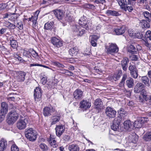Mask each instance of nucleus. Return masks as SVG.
I'll list each match as a JSON object with an SVG mask.
<instances>
[{
	"label": "nucleus",
	"instance_id": "nucleus-1",
	"mask_svg": "<svg viewBox=\"0 0 151 151\" xmlns=\"http://www.w3.org/2000/svg\"><path fill=\"white\" fill-rule=\"evenodd\" d=\"M7 121L9 124L14 123L19 117L18 114L15 111H12L8 114Z\"/></svg>",
	"mask_w": 151,
	"mask_h": 151
},
{
	"label": "nucleus",
	"instance_id": "nucleus-2",
	"mask_svg": "<svg viewBox=\"0 0 151 151\" xmlns=\"http://www.w3.org/2000/svg\"><path fill=\"white\" fill-rule=\"evenodd\" d=\"M106 51L109 54L113 55L119 51V48L116 44L109 43L105 46Z\"/></svg>",
	"mask_w": 151,
	"mask_h": 151
},
{
	"label": "nucleus",
	"instance_id": "nucleus-3",
	"mask_svg": "<svg viewBox=\"0 0 151 151\" xmlns=\"http://www.w3.org/2000/svg\"><path fill=\"white\" fill-rule=\"evenodd\" d=\"M25 134L26 137L30 141H34L36 139V133L32 128L26 129Z\"/></svg>",
	"mask_w": 151,
	"mask_h": 151
},
{
	"label": "nucleus",
	"instance_id": "nucleus-4",
	"mask_svg": "<svg viewBox=\"0 0 151 151\" xmlns=\"http://www.w3.org/2000/svg\"><path fill=\"white\" fill-rule=\"evenodd\" d=\"M119 5L120 6L121 9H123L124 11H126L127 10L129 12H131L133 9L132 6H127V2L125 0H117Z\"/></svg>",
	"mask_w": 151,
	"mask_h": 151
},
{
	"label": "nucleus",
	"instance_id": "nucleus-5",
	"mask_svg": "<svg viewBox=\"0 0 151 151\" xmlns=\"http://www.w3.org/2000/svg\"><path fill=\"white\" fill-rule=\"evenodd\" d=\"M42 91L39 87H36L35 89L34 97L35 101L37 102L41 101L42 95Z\"/></svg>",
	"mask_w": 151,
	"mask_h": 151
},
{
	"label": "nucleus",
	"instance_id": "nucleus-6",
	"mask_svg": "<svg viewBox=\"0 0 151 151\" xmlns=\"http://www.w3.org/2000/svg\"><path fill=\"white\" fill-rule=\"evenodd\" d=\"M105 113L106 116L109 118H113L115 117L116 112L114 109L108 106L106 109Z\"/></svg>",
	"mask_w": 151,
	"mask_h": 151
},
{
	"label": "nucleus",
	"instance_id": "nucleus-7",
	"mask_svg": "<svg viewBox=\"0 0 151 151\" xmlns=\"http://www.w3.org/2000/svg\"><path fill=\"white\" fill-rule=\"evenodd\" d=\"M28 123V119L27 118L19 119L17 123V127L20 130L25 129Z\"/></svg>",
	"mask_w": 151,
	"mask_h": 151
},
{
	"label": "nucleus",
	"instance_id": "nucleus-8",
	"mask_svg": "<svg viewBox=\"0 0 151 151\" xmlns=\"http://www.w3.org/2000/svg\"><path fill=\"white\" fill-rule=\"evenodd\" d=\"M79 24L82 27L85 28L86 30L89 29V24L86 17L83 16L79 21Z\"/></svg>",
	"mask_w": 151,
	"mask_h": 151
},
{
	"label": "nucleus",
	"instance_id": "nucleus-9",
	"mask_svg": "<svg viewBox=\"0 0 151 151\" xmlns=\"http://www.w3.org/2000/svg\"><path fill=\"white\" fill-rule=\"evenodd\" d=\"M55 111V109L51 106L46 107L43 109V114L45 116H49Z\"/></svg>",
	"mask_w": 151,
	"mask_h": 151
},
{
	"label": "nucleus",
	"instance_id": "nucleus-10",
	"mask_svg": "<svg viewBox=\"0 0 151 151\" xmlns=\"http://www.w3.org/2000/svg\"><path fill=\"white\" fill-rule=\"evenodd\" d=\"M121 121V118L120 116L115 118L113 121V124L111 126V129L114 131H117L119 129Z\"/></svg>",
	"mask_w": 151,
	"mask_h": 151
},
{
	"label": "nucleus",
	"instance_id": "nucleus-11",
	"mask_svg": "<svg viewBox=\"0 0 151 151\" xmlns=\"http://www.w3.org/2000/svg\"><path fill=\"white\" fill-rule=\"evenodd\" d=\"M91 106V102L87 100H83L80 103V108L84 110L89 108Z\"/></svg>",
	"mask_w": 151,
	"mask_h": 151
},
{
	"label": "nucleus",
	"instance_id": "nucleus-12",
	"mask_svg": "<svg viewBox=\"0 0 151 151\" xmlns=\"http://www.w3.org/2000/svg\"><path fill=\"white\" fill-rule=\"evenodd\" d=\"M73 29L74 30V33L78 36H82L85 32L84 29L78 26H73Z\"/></svg>",
	"mask_w": 151,
	"mask_h": 151
},
{
	"label": "nucleus",
	"instance_id": "nucleus-13",
	"mask_svg": "<svg viewBox=\"0 0 151 151\" xmlns=\"http://www.w3.org/2000/svg\"><path fill=\"white\" fill-rule=\"evenodd\" d=\"M65 127L62 124L57 125L55 128L56 133L57 136L60 137L64 132Z\"/></svg>",
	"mask_w": 151,
	"mask_h": 151
},
{
	"label": "nucleus",
	"instance_id": "nucleus-14",
	"mask_svg": "<svg viewBox=\"0 0 151 151\" xmlns=\"http://www.w3.org/2000/svg\"><path fill=\"white\" fill-rule=\"evenodd\" d=\"M147 95L146 91L145 89H143L140 92L138 99L139 102L142 103L147 99Z\"/></svg>",
	"mask_w": 151,
	"mask_h": 151
},
{
	"label": "nucleus",
	"instance_id": "nucleus-15",
	"mask_svg": "<svg viewBox=\"0 0 151 151\" xmlns=\"http://www.w3.org/2000/svg\"><path fill=\"white\" fill-rule=\"evenodd\" d=\"M16 79L19 82L24 81L25 80V77L26 75L25 72L20 71L16 72Z\"/></svg>",
	"mask_w": 151,
	"mask_h": 151
},
{
	"label": "nucleus",
	"instance_id": "nucleus-16",
	"mask_svg": "<svg viewBox=\"0 0 151 151\" xmlns=\"http://www.w3.org/2000/svg\"><path fill=\"white\" fill-rule=\"evenodd\" d=\"M52 44L57 47H60L63 45L62 41L59 39L53 37L51 39Z\"/></svg>",
	"mask_w": 151,
	"mask_h": 151
},
{
	"label": "nucleus",
	"instance_id": "nucleus-17",
	"mask_svg": "<svg viewBox=\"0 0 151 151\" xmlns=\"http://www.w3.org/2000/svg\"><path fill=\"white\" fill-rule=\"evenodd\" d=\"M125 31V27L124 26H122L115 28L114 30L116 35H122Z\"/></svg>",
	"mask_w": 151,
	"mask_h": 151
},
{
	"label": "nucleus",
	"instance_id": "nucleus-18",
	"mask_svg": "<svg viewBox=\"0 0 151 151\" xmlns=\"http://www.w3.org/2000/svg\"><path fill=\"white\" fill-rule=\"evenodd\" d=\"M8 111V104L4 102L1 103V106L0 111V113L5 115L7 113Z\"/></svg>",
	"mask_w": 151,
	"mask_h": 151
},
{
	"label": "nucleus",
	"instance_id": "nucleus-19",
	"mask_svg": "<svg viewBox=\"0 0 151 151\" xmlns=\"http://www.w3.org/2000/svg\"><path fill=\"white\" fill-rule=\"evenodd\" d=\"M144 85L141 83H138L135 85L134 88V91L135 93H139L141 92V91L143 89Z\"/></svg>",
	"mask_w": 151,
	"mask_h": 151
},
{
	"label": "nucleus",
	"instance_id": "nucleus-20",
	"mask_svg": "<svg viewBox=\"0 0 151 151\" xmlns=\"http://www.w3.org/2000/svg\"><path fill=\"white\" fill-rule=\"evenodd\" d=\"M83 92L79 89H76L73 92L74 98L76 99H80L83 96Z\"/></svg>",
	"mask_w": 151,
	"mask_h": 151
},
{
	"label": "nucleus",
	"instance_id": "nucleus-21",
	"mask_svg": "<svg viewBox=\"0 0 151 151\" xmlns=\"http://www.w3.org/2000/svg\"><path fill=\"white\" fill-rule=\"evenodd\" d=\"M60 115H54L51 116L50 119L51 125L55 124L58 122L60 119Z\"/></svg>",
	"mask_w": 151,
	"mask_h": 151
},
{
	"label": "nucleus",
	"instance_id": "nucleus-22",
	"mask_svg": "<svg viewBox=\"0 0 151 151\" xmlns=\"http://www.w3.org/2000/svg\"><path fill=\"white\" fill-rule=\"evenodd\" d=\"M54 13L56 17L59 19H61L63 17V12L60 9L55 10Z\"/></svg>",
	"mask_w": 151,
	"mask_h": 151
},
{
	"label": "nucleus",
	"instance_id": "nucleus-23",
	"mask_svg": "<svg viewBox=\"0 0 151 151\" xmlns=\"http://www.w3.org/2000/svg\"><path fill=\"white\" fill-rule=\"evenodd\" d=\"M127 86L129 88H132L134 85V81L133 79L130 77L128 78L126 81Z\"/></svg>",
	"mask_w": 151,
	"mask_h": 151
},
{
	"label": "nucleus",
	"instance_id": "nucleus-24",
	"mask_svg": "<svg viewBox=\"0 0 151 151\" xmlns=\"http://www.w3.org/2000/svg\"><path fill=\"white\" fill-rule=\"evenodd\" d=\"M68 149L70 151H79V147L76 144H71L69 145Z\"/></svg>",
	"mask_w": 151,
	"mask_h": 151
},
{
	"label": "nucleus",
	"instance_id": "nucleus-25",
	"mask_svg": "<svg viewBox=\"0 0 151 151\" xmlns=\"http://www.w3.org/2000/svg\"><path fill=\"white\" fill-rule=\"evenodd\" d=\"M106 14L108 16H112L116 17L119 16L121 15L117 12L111 10H107L106 12Z\"/></svg>",
	"mask_w": 151,
	"mask_h": 151
},
{
	"label": "nucleus",
	"instance_id": "nucleus-26",
	"mask_svg": "<svg viewBox=\"0 0 151 151\" xmlns=\"http://www.w3.org/2000/svg\"><path fill=\"white\" fill-rule=\"evenodd\" d=\"M132 124L130 121L127 120L125 121L124 123V128L126 130H129L132 127Z\"/></svg>",
	"mask_w": 151,
	"mask_h": 151
},
{
	"label": "nucleus",
	"instance_id": "nucleus-27",
	"mask_svg": "<svg viewBox=\"0 0 151 151\" xmlns=\"http://www.w3.org/2000/svg\"><path fill=\"white\" fill-rule=\"evenodd\" d=\"M128 59L127 58H125L121 61V64L123 69L126 71L127 68V64L128 63Z\"/></svg>",
	"mask_w": 151,
	"mask_h": 151
},
{
	"label": "nucleus",
	"instance_id": "nucleus-28",
	"mask_svg": "<svg viewBox=\"0 0 151 151\" xmlns=\"http://www.w3.org/2000/svg\"><path fill=\"white\" fill-rule=\"evenodd\" d=\"M110 137L111 138V139L114 140L119 143L121 142V136L118 135H110Z\"/></svg>",
	"mask_w": 151,
	"mask_h": 151
},
{
	"label": "nucleus",
	"instance_id": "nucleus-29",
	"mask_svg": "<svg viewBox=\"0 0 151 151\" xmlns=\"http://www.w3.org/2000/svg\"><path fill=\"white\" fill-rule=\"evenodd\" d=\"M7 145L6 141L5 139L0 140V151H4Z\"/></svg>",
	"mask_w": 151,
	"mask_h": 151
},
{
	"label": "nucleus",
	"instance_id": "nucleus-30",
	"mask_svg": "<svg viewBox=\"0 0 151 151\" xmlns=\"http://www.w3.org/2000/svg\"><path fill=\"white\" fill-rule=\"evenodd\" d=\"M79 51V50L78 48L76 47H72L69 50V53L72 56L76 55Z\"/></svg>",
	"mask_w": 151,
	"mask_h": 151
},
{
	"label": "nucleus",
	"instance_id": "nucleus-31",
	"mask_svg": "<svg viewBox=\"0 0 151 151\" xmlns=\"http://www.w3.org/2000/svg\"><path fill=\"white\" fill-rule=\"evenodd\" d=\"M137 51L136 48L133 45H131L128 47V52L132 54H135Z\"/></svg>",
	"mask_w": 151,
	"mask_h": 151
},
{
	"label": "nucleus",
	"instance_id": "nucleus-32",
	"mask_svg": "<svg viewBox=\"0 0 151 151\" xmlns=\"http://www.w3.org/2000/svg\"><path fill=\"white\" fill-rule=\"evenodd\" d=\"M118 113L121 116V118L122 117H124L127 115V112L124 111L122 108H120L119 110L118 111Z\"/></svg>",
	"mask_w": 151,
	"mask_h": 151
},
{
	"label": "nucleus",
	"instance_id": "nucleus-33",
	"mask_svg": "<svg viewBox=\"0 0 151 151\" xmlns=\"http://www.w3.org/2000/svg\"><path fill=\"white\" fill-rule=\"evenodd\" d=\"M141 79L142 82L145 85L147 86H149L150 85L149 80L147 77L146 76H142L141 78Z\"/></svg>",
	"mask_w": 151,
	"mask_h": 151
},
{
	"label": "nucleus",
	"instance_id": "nucleus-34",
	"mask_svg": "<svg viewBox=\"0 0 151 151\" xmlns=\"http://www.w3.org/2000/svg\"><path fill=\"white\" fill-rule=\"evenodd\" d=\"M102 104V102L100 99H97L94 101V104L95 107L97 108H99L101 106Z\"/></svg>",
	"mask_w": 151,
	"mask_h": 151
},
{
	"label": "nucleus",
	"instance_id": "nucleus-35",
	"mask_svg": "<svg viewBox=\"0 0 151 151\" xmlns=\"http://www.w3.org/2000/svg\"><path fill=\"white\" fill-rule=\"evenodd\" d=\"M143 138L146 141L151 140V132L146 133L144 136Z\"/></svg>",
	"mask_w": 151,
	"mask_h": 151
},
{
	"label": "nucleus",
	"instance_id": "nucleus-36",
	"mask_svg": "<svg viewBox=\"0 0 151 151\" xmlns=\"http://www.w3.org/2000/svg\"><path fill=\"white\" fill-rule=\"evenodd\" d=\"M10 45L13 48H16L17 46V43L16 40L12 38L10 39Z\"/></svg>",
	"mask_w": 151,
	"mask_h": 151
},
{
	"label": "nucleus",
	"instance_id": "nucleus-37",
	"mask_svg": "<svg viewBox=\"0 0 151 151\" xmlns=\"http://www.w3.org/2000/svg\"><path fill=\"white\" fill-rule=\"evenodd\" d=\"M53 25V24L52 22H47L45 24L44 27L45 29L50 30L52 29Z\"/></svg>",
	"mask_w": 151,
	"mask_h": 151
},
{
	"label": "nucleus",
	"instance_id": "nucleus-38",
	"mask_svg": "<svg viewBox=\"0 0 151 151\" xmlns=\"http://www.w3.org/2000/svg\"><path fill=\"white\" fill-rule=\"evenodd\" d=\"M49 141L50 145L52 147L56 148L58 146L55 139H51V140H49Z\"/></svg>",
	"mask_w": 151,
	"mask_h": 151
},
{
	"label": "nucleus",
	"instance_id": "nucleus-39",
	"mask_svg": "<svg viewBox=\"0 0 151 151\" xmlns=\"http://www.w3.org/2000/svg\"><path fill=\"white\" fill-rule=\"evenodd\" d=\"M140 23L141 26L142 27V28H147L149 26L148 23H147V22L145 20H142L140 22Z\"/></svg>",
	"mask_w": 151,
	"mask_h": 151
},
{
	"label": "nucleus",
	"instance_id": "nucleus-40",
	"mask_svg": "<svg viewBox=\"0 0 151 151\" xmlns=\"http://www.w3.org/2000/svg\"><path fill=\"white\" fill-rule=\"evenodd\" d=\"M127 75L126 74L123 75L122 80L119 84V86L120 87H122L124 86L125 83V81L127 78Z\"/></svg>",
	"mask_w": 151,
	"mask_h": 151
},
{
	"label": "nucleus",
	"instance_id": "nucleus-41",
	"mask_svg": "<svg viewBox=\"0 0 151 151\" xmlns=\"http://www.w3.org/2000/svg\"><path fill=\"white\" fill-rule=\"evenodd\" d=\"M130 74L131 76L134 79L137 78L138 76V71L137 70L130 72Z\"/></svg>",
	"mask_w": 151,
	"mask_h": 151
},
{
	"label": "nucleus",
	"instance_id": "nucleus-42",
	"mask_svg": "<svg viewBox=\"0 0 151 151\" xmlns=\"http://www.w3.org/2000/svg\"><path fill=\"white\" fill-rule=\"evenodd\" d=\"M142 124L138 119L135 121L134 123V126L135 128H140L142 126Z\"/></svg>",
	"mask_w": 151,
	"mask_h": 151
},
{
	"label": "nucleus",
	"instance_id": "nucleus-43",
	"mask_svg": "<svg viewBox=\"0 0 151 151\" xmlns=\"http://www.w3.org/2000/svg\"><path fill=\"white\" fill-rule=\"evenodd\" d=\"M39 147L42 151H46L48 149L47 146L44 143L40 144L39 145Z\"/></svg>",
	"mask_w": 151,
	"mask_h": 151
},
{
	"label": "nucleus",
	"instance_id": "nucleus-44",
	"mask_svg": "<svg viewBox=\"0 0 151 151\" xmlns=\"http://www.w3.org/2000/svg\"><path fill=\"white\" fill-rule=\"evenodd\" d=\"M14 24H16V27L20 29H22L23 28V25L22 22L19 20L15 21Z\"/></svg>",
	"mask_w": 151,
	"mask_h": 151
},
{
	"label": "nucleus",
	"instance_id": "nucleus-45",
	"mask_svg": "<svg viewBox=\"0 0 151 151\" xmlns=\"http://www.w3.org/2000/svg\"><path fill=\"white\" fill-rule=\"evenodd\" d=\"M143 15L145 18L146 19V20L149 22H151V19L150 18V14L148 12L145 11L143 12Z\"/></svg>",
	"mask_w": 151,
	"mask_h": 151
},
{
	"label": "nucleus",
	"instance_id": "nucleus-46",
	"mask_svg": "<svg viewBox=\"0 0 151 151\" xmlns=\"http://www.w3.org/2000/svg\"><path fill=\"white\" fill-rule=\"evenodd\" d=\"M30 51L31 49L27 50L24 49L23 51V55L28 57L30 56Z\"/></svg>",
	"mask_w": 151,
	"mask_h": 151
},
{
	"label": "nucleus",
	"instance_id": "nucleus-47",
	"mask_svg": "<svg viewBox=\"0 0 151 151\" xmlns=\"http://www.w3.org/2000/svg\"><path fill=\"white\" fill-rule=\"evenodd\" d=\"M30 55V56L32 55L35 58H38V57L37 53L33 49H31Z\"/></svg>",
	"mask_w": 151,
	"mask_h": 151
},
{
	"label": "nucleus",
	"instance_id": "nucleus-48",
	"mask_svg": "<svg viewBox=\"0 0 151 151\" xmlns=\"http://www.w3.org/2000/svg\"><path fill=\"white\" fill-rule=\"evenodd\" d=\"M128 35L131 37H134L135 36V32L133 29H129L128 30Z\"/></svg>",
	"mask_w": 151,
	"mask_h": 151
},
{
	"label": "nucleus",
	"instance_id": "nucleus-49",
	"mask_svg": "<svg viewBox=\"0 0 151 151\" xmlns=\"http://www.w3.org/2000/svg\"><path fill=\"white\" fill-rule=\"evenodd\" d=\"M138 119L142 125L143 124L147 122L148 121L147 118L146 117H141L139 118Z\"/></svg>",
	"mask_w": 151,
	"mask_h": 151
},
{
	"label": "nucleus",
	"instance_id": "nucleus-50",
	"mask_svg": "<svg viewBox=\"0 0 151 151\" xmlns=\"http://www.w3.org/2000/svg\"><path fill=\"white\" fill-rule=\"evenodd\" d=\"M18 16L17 15L15 14H13L11 16L9 19L11 20H12L14 21V23L15 22V21H17L18 20Z\"/></svg>",
	"mask_w": 151,
	"mask_h": 151
},
{
	"label": "nucleus",
	"instance_id": "nucleus-51",
	"mask_svg": "<svg viewBox=\"0 0 151 151\" xmlns=\"http://www.w3.org/2000/svg\"><path fill=\"white\" fill-rule=\"evenodd\" d=\"M52 64L55 66H57L59 67L63 68L65 67V66L63 64H61L59 62L56 61L52 62Z\"/></svg>",
	"mask_w": 151,
	"mask_h": 151
},
{
	"label": "nucleus",
	"instance_id": "nucleus-52",
	"mask_svg": "<svg viewBox=\"0 0 151 151\" xmlns=\"http://www.w3.org/2000/svg\"><path fill=\"white\" fill-rule=\"evenodd\" d=\"M145 37L146 38H149L150 40H151V32L150 30H148L146 32Z\"/></svg>",
	"mask_w": 151,
	"mask_h": 151
},
{
	"label": "nucleus",
	"instance_id": "nucleus-53",
	"mask_svg": "<svg viewBox=\"0 0 151 151\" xmlns=\"http://www.w3.org/2000/svg\"><path fill=\"white\" fill-rule=\"evenodd\" d=\"M12 151H19V149L15 144H13L11 146Z\"/></svg>",
	"mask_w": 151,
	"mask_h": 151
},
{
	"label": "nucleus",
	"instance_id": "nucleus-54",
	"mask_svg": "<svg viewBox=\"0 0 151 151\" xmlns=\"http://www.w3.org/2000/svg\"><path fill=\"white\" fill-rule=\"evenodd\" d=\"M14 57L16 60H17L21 62H23V61L22 58L20 57L19 55L17 54L14 55Z\"/></svg>",
	"mask_w": 151,
	"mask_h": 151
},
{
	"label": "nucleus",
	"instance_id": "nucleus-55",
	"mask_svg": "<svg viewBox=\"0 0 151 151\" xmlns=\"http://www.w3.org/2000/svg\"><path fill=\"white\" fill-rule=\"evenodd\" d=\"M84 7L86 8L93 9H94L95 8V6L94 5L87 4H86L84 5Z\"/></svg>",
	"mask_w": 151,
	"mask_h": 151
},
{
	"label": "nucleus",
	"instance_id": "nucleus-56",
	"mask_svg": "<svg viewBox=\"0 0 151 151\" xmlns=\"http://www.w3.org/2000/svg\"><path fill=\"white\" fill-rule=\"evenodd\" d=\"M7 27L9 29H14L15 27V25L14 24L8 22L7 24Z\"/></svg>",
	"mask_w": 151,
	"mask_h": 151
},
{
	"label": "nucleus",
	"instance_id": "nucleus-57",
	"mask_svg": "<svg viewBox=\"0 0 151 151\" xmlns=\"http://www.w3.org/2000/svg\"><path fill=\"white\" fill-rule=\"evenodd\" d=\"M120 77V76L119 75L115 74L113 75L112 78L114 81H116L117 80L119 79Z\"/></svg>",
	"mask_w": 151,
	"mask_h": 151
},
{
	"label": "nucleus",
	"instance_id": "nucleus-58",
	"mask_svg": "<svg viewBox=\"0 0 151 151\" xmlns=\"http://www.w3.org/2000/svg\"><path fill=\"white\" fill-rule=\"evenodd\" d=\"M129 70H130V72H132L134 71L137 69L136 68L135 66L134 65H130L129 67Z\"/></svg>",
	"mask_w": 151,
	"mask_h": 151
},
{
	"label": "nucleus",
	"instance_id": "nucleus-59",
	"mask_svg": "<svg viewBox=\"0 0 151 151\" xmlns=\"http://www.w3.org/2000/svg\"><path fill=\"white\" fill-rule=\"evenodd\" d=\"M46 78L45 77H43L41 79L40 82L43 85H45L47 82Z\"/></svg>",
	"mask_w": 151,
	"mask_h": 151
},
{
	"label": "nucleus",
	"instance_id": "nucleus-60",
	"mask_svg": "<svg viewBox=\"0 0 151 151\" xmlns=\"http://www.w3.org/2000/svg\"><path fill=\"white\" fill-rule=\"evenodd\" d=\"M142 35L140 34V33H137V34L135 33V36L134 37L137 38L138 39H141L142 37Z\"/></svg>",
	"mask_w": 151,
	"mask_h": 151
},
{
	"label": "nucleus",
	"instance_id": "nucleus-61",
	"mask_svg": "<svg viewBox=\"0 0 151 151\" xmlns=\"http://www.w3.org/2000/svg\"><path fill=\"white\" fill-rule=\"evenodd\" d=\"M37 17H38L37 15H36V16L35 15V16L33 17L32 18L33 20H32V22H33V24L34 25H35V24H36V21H37Z\"/></svg>",
	"mask_w": 151,
	"mask_h": 151
},
{
	"label": "nucleus",
	"instance_id": "nucleus-62",
	"mask_svg": "<svg viewBox=\"0 0 151 151\" xmlns=\"http://www.w3.org/2000/svg\"><path fill=\"white\" fill-rule=\"evenodd\" d=\"M99 37L96 35H93L91 36V40L96 41Z\"/></svg>",
	"mask_w": 151,
	"mask_h": 151
},
{
	"label": "nucleus",
	"instance_id": "nucleus-63",
	"mask_svg": "<svg viewBox=\"0 0 151 151\" xmlns=\"http://www.w3.org/2000/svg\"><path fill=\"white\" fill-rule=\"evenodd\" d=\"M143 44L145 45L147 47L150 48L151 47V44H150L147 41L143 40L142 41Z\"/></svg>",
	"mask_w": 151,
	"mask_h": 151
},
{
	"label": "nucleus",
	"instance_id": "nucleus-64",
	"mask_svg": "<svg viewBox=\"0 0 151 151\" xmlns=\"http://www.w3.org/2000/svg\"><path fill=\"white\" fill-rule=\"evenodd\" d=\"M135 1L134 0H128V4L132 6L135 4Z\"/></svg>",
	"mask_w": 151,
	"mask_h": 151
}]
</instances>
